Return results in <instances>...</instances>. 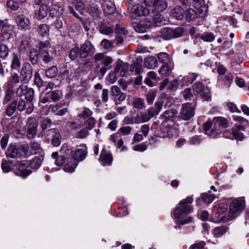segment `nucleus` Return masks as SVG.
I'll list each match as a JSON object with an SVG mask.
<instances>
[{"label":"nucleus","instance_id":"33","mask_svg":"<svg viewBox=\"0 0 249 249\" xmlns=\"http://www.w3.org/2000/svg\"><path fill=\"white\" fill-rule=\"evenodd\" d=\"M70 161L66 163L64 166V170L67 172L72 173L74 170L78 165V163L76 160H73L71 158H69L68 159Z\"/></svg>","mask_w":249,"mask_h":249},{"label":"nucleus","instance_id":"39","mask_svg":"<svg viewBox=\"0 0 249 249\" xmlns=\"http://www.w3.org/2000/svg\"><path fill=\"white\" fill-rule=\"evenodd\" d=\"M198 75L196 73H189L188 75L183 77L181 81L182 82V86L193 83L197 78Z\"/></svg>","mask_w":249,"mask_h":249},{"label":"nucleus","instance_id":"24","mask_svg":"<svg viewBox=\"0 0 249 249\" xmlns=\"http://www.w3.org/2000/svg\"><path fill=\"white\" fill-rule=\"evenodd\" d=\"M49 7L47 5L42 4L35 13V18L37 20H41L45 18L48 14Z\"/></svg>","mask_w":249,"mask_h":249},{"label":"nucleus","instance_id":"18","mask_svg":"<svg viewBox=\"0 0 249 249\" xmlns=\"http://www.w3.org/2000/svg\"><path fill=\"white\" fill-rule=\"evenodd\" d=\"M21 83L19 75L16 72L11 73L10 76L8 78L6 86L14 88L17 84Z\"/></svg>","mask_w":249,"mask_h":249},{"label":"nucleus","instance_id":"42","mask_svg":"<svg viewBox=\"0 0 249 249\" xmlns=\"http://www.w3.org/2000/svg\"><path fill=\"white\" fill-rule=\"evenodd\" d=\"M184 10L180 6L175 7L172 11V15L173 17L179 20L183 18Z\"/></svg>","mask_w":249,"mask_h":249},{"label":"nucleus","instance_id":"63","mask_svg":"<svg viewBox=\"0 0 249 249\" xmlns=\"http://www.w3.org/2000/svg\"><path fill=\"white\" fill-rule=\"evenodd\" d=\"M147 145L145 143H141L133 147V150L136 151L143 152L147 149Z\"/></svg>","mask_w":249,"mask_h":249},{"label":"nucleus","instance_id":"20","mask_svg":"<svg viewBox=\"0 0 249 249\" xmlns=\"http://www.w3.org/2000/svg\"><path fill=\"white\" fill-rule=\"evenodd\" d=\"M232 134L233 139L242 140L244 138L243 132L245 131V128L242 125H234L232 128Z\"/></svg>","mask_w":249,"mask_h":249},{"label":"nucleus","instance_id":"57","mask_svg":"<svg viewBox=\"0 0 249 249\" xmlns=\"http://www.w3.org/2000/svg\"><path fill=\"white\" fill-rule=\"evenodd\" d=\"M67 126L71 129L76 131L82 127V124L74 121H69L67 123Z\"/></svg>","mask_w":249,"mask_h":249},{"label":"nucleus","instance_id":"46","mask_svg":"<svg viewBox=\"0 0 249 249\" xmlns=\"http://www.w3.org/2000/svg\"><path fill=\"white\" fill-rule=\"evenodd\" d=\"M132 105L134 108L139 110L143 109L145 107L143 100L140 98L135 99L132 103Z\"/></svg>","mask_w":249,"mask_h":249},{"label":"nucleus","instance_id":"3","mask_svg":"<svg viewBox=\"0 0 249 249\" xmlns=\"http://www.w3.org/2000/svg\"><path fill=\"white\" fill-rule=\"evenodd\" d=\"M193 201V198L189 196L181 200L174 211V216L176 218L180 219L189 214L192 211V208L190 204Z\"/></svg>","mask_w":249,"mask_h":249},{"label":"nucleus","instance_id":"26","mask_svg":"<svg viewBox=\"0 0 249 249\" xmlns=\"http://www.w3.org/2000/svg\"><path fill=\"white\" fill-rule=\"evenodd\" d=\"M111 95L114 96H119L118 100L120 102L124 101L126 94L121 92L120 89L117 86H113L111 88Z\"/></svg>","mask_w":249,"mask_h":249},{"label":"nucleus","instance_id":"49","mask_svg":"<svg viewBox=\"0 0 249 249\" xmlns=\"http://www.w3.org/2000/svg\"><path fill=\"white\" fill-rule=\"evenodd\" d=\"M89 135V130L85 127L77 131L75 134V137L77 139H85Z\"/></svg>","mask_w":249,"mask_h":249},{"label":"nucleus","instance_id":"8","mask_svg":"<svg viewBox=\"0 0 249 249\" xmlns=\"http://www.w3.org/2000/svg\"><path fill=\"white\" fill-rule=\"evenodd\" d=\"M195 106L191 103L183 104L179 113V117L185 121L190 120L195 115Z\"/></svg>","mask_w":249,"mask_h":249},{"label":"nucleus","instance_id":"6","mask_svg":"<svg viewBox=\"0 0 249 249\" xmlns=\"http://www.w3.org/2000/svg\"><path fill=\"white\" fill-rule=\"evenodd\" d=\"M25 84H21L15 90L17 97H21L25 96V99L33 101L35 91L32 88H29Z\"/></svg>","mask_w":249,"mask_h":249},{"label":"nucleus","instance_id":"55","mask_svg":"<svg viewBox=\"0 0 249 249\" xmlns=\"http://www.w3.org/2000/svg\"><path fill=\"white\" fill-rule=\"evenodd\" d=\"M37 47L39 49L40 53L43 51L48 50L47 49L50 47V43L49 41H39L37 43Z\"/></svg>","mask_w":249,"mask_h":249},{"label":"nucleus","instance_id":"34","mask_svg":"<svg viewBox=\"0 0 249 249\" xmlns=\"http://www.w3.org/2000/svg\"><path fill=\"white\" fill-rule=\"evenodd\" d=\"M12 55L11 68L12 70H18L21 66L20 57L16 53H13Z\"/></svg>","mask_w":249,"mask_h":249},{"label":"nucleus","instance_id":"7","mask_svg":"<svg viewBox=\"0 0 249 249\" xmlns=\"http://www.w3.org/2000/svg\"><path fill=\"white\" fill-rule=\"evenodd\" d=\"M194 93L195 94L201 93L202 98L206 101H209L211 98L210 89L205 87L200 82H196L193 85Z\"/></svg>","mask_w":249,"mask_h":249},{"label":"nucleus","instance_id":"37","mask_svg":"<svg viewBox=\"0 0 249 249\" xmlns=\"http://www.w3.org/2000/svg\"><path fill=\"white\" fill-rule=\"evenodd\" d=\"M210 193L211 191H209L208 193H203L201 196V199L207 205L211 203L215 199V198H218V196H216L213 194H211Z\"/></svg>","mask_w":249,"mask_h":249},{"label":"nucleus","instance_id":"17","mask_svg":"<svg viewBox=\"0 0 249 249\" xmlns=\"http://www.w3.org/2000/svg\"><path fill=\"white\" fill-rule=\"evenodd\" d=\"M27 161H22L19 163L17 172L18 175L23 178H26L32 173V171L27 166Z\"/></svg>","mask_w":249,"mask_h":249},{"label":"nucleus","instance_id":"41","mask_svg":"<svg viewBox=\"0 0 249 249\" xmlns=\"http://www.w3.org/2000/svg\"><path fill=\"white\" fill-rule=\"evenodd\" d=\"M100 159L101 160L104 161L106 164H110L113 158L112 155L109 152H107V151L103 149L101 151Z\"/></svg>","mask_w":249,"mask_h":249},{"label":"nucleus","instance_id":"44","mask_svg":"<svg viewBox=\"0 0 249 249\" xmlns=\"http://www.w3.org/2000/svg\"><path fill=\"white\" fill-rule=\"evenodd\" d=\"M103 9L104 12L108 15L114 13L115 11L114 5L110 1H107L103 4Z\"/></svg>","mask_w":249,"mask_h":249},{"label":"nucleus","instance_id":"23","mask_svg":"<svg viewBox=\"0 0 249 249\" xmlns=\"http://www.w3.org/2000/svg\"><path fill=\"white\" fill-rule=\"evenodd\" d=\"M15 93L13 88L6 86V89L2 99L3 104L4 105L7 104L14 98Z\"/></svg>","mask_w":249,"mask_h":249},{"label":"nucleus","instance_id":"11","mask_svg":"<svg viewBox=\"0 0 249 249\" xmlns=\"http://www.w3.org/2000/svg\"><path fill=\"white\" fill-rule=\"evenodd\" d=\"M16 100V105L17 110L22 112L25 110V112L27 114L32 113L34 109V106L32 101L24 100L20 98L19 100Z\"/></svg>","mask_w":249,"mask_h":249},{"label":"nucleus","instance_id":"32","mask_svg":"<svg viewBox=\"0 0 249 249\" xmlns=\"http://www.w3.org/2000/svg\"><path fill=\"white\" fill-rule=\"evenodd\" d=\"M151 118L149 116L147 112L139 113L135 117V124H141L148 122Z\"/></svg>","mask_w":249,"mask_h":249},{"label":"nucleus","instance_id":"52","mask_svg":"<svg viewBox=\"0 0 249 249\" xmlns=\"http://www.w3.org/2000/svg\"><path fill=\"white\" fill-rule=\"evenodd\" d=\"M181 94L184 99L186 101H191L192 98L194 97L193 93L192 92V89L190 88H186L184 89L181 92Z\"/></svg>","mask_w":249,"mask_h":249},{"label":"nucleus","instance_id":"27","mask_svg":"<svg viewBox=\"0 0 249 249\" xmlns=\"http://www.w3.org/2000/svg\"><path fill=\"white\" fill-rule=\"evenodd\" d=\"M43 159L44 156L42 154L35 157L30 162V168L35 170L38 169L40 166Z\"/></svg>","mask_w":249,"mask_h":249},{"label":"nucleus","instance_id":"31","mask_svg":"<svg viewBox=\"0 0 249 249\" xmlns=\"http://www.w3.org/2000/svg\"><path fill=\"white\" fill-rule=\"evenodd\" d=\"M16 105V100H15L8 104L5 109V114L8 117L12 116L17 110Z\"/></svg>","mask_w":249,"mask_h":249},{"label":"nucleus","instance_id":"13","mask_svg":"<svg viewBox=\"0 0 249 249\" xmlns=\"http://www.w3.org/2000/svg\"><path fill=\"white\" fill-rule=\"evenodd\" d=\"M37 132V124L36 119L30 118L28 119L26 132L28 139H34Z\"/></svg>","mask_w":249,"mask_h":249},{"label":"nucleus","instance_id":"54","mask_svg":"<svg viewBox=\"0 0 249 249\" xmlns=\"http://www.w3.org/2000/svg\"><path fill=\"white\" fill-rule=\"evenodd\" d=\"M176 113L175 110L169 109L165 111L160 116L166 121L172 120Z\"/></svg>","mask_w":249,"mask_h":249},{"label":"nucleus","instance_id":"43","mask_svg":"<svg viewBox=\"0 0 249 249\" xmlns=\"http://www.w3.org/2000/svg\"><path fill=\"white\" fill-rule=\"evenodd\" d=\"M79 48L77 44L72 46L69 52V57L72 60H75L79 55Z\"/></svg>","mask_w":249,"mask_h":249},{"label":"nucleus","instance_id":"19","mask_svg":"<svg viewBox=\"0 0 249 249\" xmlns=\"http://www.w3.org/2000/svg\"><path fill=\"white\" fill-rule=\"evenodd\" d=\"M162 105V101H157L155 104V107H151L147 110V112L151 118L159 114L161 110Z\"/></svg>","mask_w":249,"mask_h":249},{"label":"nucleus","instance_id":"30","mask_svg":"<svg viewBox=\"0 0 249 249\" xmlns=\"http://www.w3.org/2000/svg\"><path fill=\"white\" fill-rule=\"evenodd\" d=\"M40 53L43 61L45 64L51 62L53 59L54 54L52 51L47 50Z\"/></svg>","mask_w":249,"mask_h":249},{"label":"nucleus","instance_id":"22","mask_svg":"<svg viewBox=\"0 0 249 249\" xmlns=\"http://www.w3.org/2000/svg\"><path fill=\"white\" fill-rule=\"evenodd\" d=\"M142 58H138L133 61V63L130 66V71L131 72H135L136 74L141 73L142 70Z\"/></svg>","mask_w":249,"mask_h":249},{"label":"nucleus","instance_id":"62","mask_svg":"<svg viewBox=\"0 0 249 249\" xmlns=\"http://www.w3.org/2000/svg\"><path fill=\"white\" fill-rule=\"evenodd\" d=\"M43 80L38 72H36L34 74V84L38 88H40L43 84Z\"/></svg>","mask_w":249,"mask_h":249},{"label":"nucleus","instance_id":"29","mask_svg":"<svg viewBox=\"0 0 249 249\" xmlns=\"http://www.w3.org/2000/svg\"><path fill=\"white\" fill-rule=\"evenodd\" d=\"M144 64L145 67L146 68L154 69L157 67L158 62L156 57L154 56H149L145 58Z\"/></svg>","mask_w":249,"mask_h":249},{"label":"nucleus","instance_id":"40","mask_svg":"<svg viewBox=\"0 0 249 249\" xmlns=\"http://www.w3.org/2000/svg\"><path fill=\"white\" fill-rule=\"evenodd\" d=\"M172 69V64L171 62H169L162 65L159 70V73L161 75H166L169 74Z\"/></svg>","mask_w":249,"mask_h":249},{"label":"nucleus","instance_id":"51","mask_svg":"<svg viewBox=\"0 0 249 249\" xmlns=\"http://www.w3.org/2000/svg\"><path fill=\"white\" fill-rule=\"evenodd\" d=\"M49 97L51 100L53 102H56L58 101L61 99L62 95L61 93L59 90H54L52 92H50L49 91L48 92Z\"/></svg>","mask_w":249,"mask_h":249},{"label":"nucleus","instance_id":"10","mask_svg":"<svg viewBox=\"0 0 249 249\" xmlns=\"http://www.w3.org/2000/svg\"><path fill=\"white\" fill-rule=\"evenodd\" d=\"M19 76L23 84H28L33 76V68L28 63L23 64Z\"/></svg>","mask_w":249,"mask_h":249},{"label":"nucleus","instance_id":"9","mask_svg":"<svg viewBox=\"0 0 249 249\" xmlns=\"http://www.w3.org/2000/svg\"><path fill=\"white\" fill-rule=\"evenodd\" d=\"M16 23L18 30L23 31L29 30L31 28V20L25 15L21 14L17 16Z\"/></svg>","mask_w":249,"mask_h":249},{"label":"nucleus","instance_id":"61","mask_svg":"<svg viewBox=\"0 0 249 249\" xmlns=\"http://www.w3.org/2000/svg\"><path fill=\"white\" fill-rule=\"evenodd\" d=\"M60 153L62 154V156H64V157L67 155L71 156V155H72V151L71 149H69L67 145L65 144L62 146L60 150Z\"/></svg>","mask_w":249,"mask_h":249},{"label":"nucleus","instance_id":"47","mask_svg":"<svg viewBox=\"0 0 249 249\" xmlns=\"http://www.w3.org/2000/svg\"><path fill=\"white\" fill-rule=\"evenodd\" d=\"M200 38L204 41L211 42L215 39V36L213 33L204 32L201 35Z\"/></svg>","mask_w":249,"mask_h":249},{"label":"nucleus","instance_id":"36","mask_svg":"<svg viewBox=\"0 0 249 249\" xmlns=\"http://www.w3.org/2000/svg\"><path fill=\"white\" fill-rule=\"evenodd\" d=\"M29 61L33 65H36L38 62V53L37 49L32 48L30 49L29 53Z\"/></svg>","mask_w":249,"mask_h":249},{"label":"nucleus","instance_id":"45","mask_svg":"<svg viewBox=\"0 0 249 249\" xmlns=\"http://www.w3.org/2000/svg\"><path fill=\"white\" fill-rule=\"evenodd\" d=\"M92 111L89 108L84 107L81 113L78 115V117L83 119V120L87 119L89 118L92 117Z\"/></svg>","mask_w":249,"mask_h":249},{"label":"nucleus","instance_id":"53","mask_svg":"<svg viewBox=\"0 0 249 249\" xmlns=\"http://www.w3.org/2000/svg\"><path fill=\"white\" fill-rule=\"evenodd\" d=\"M185 15L188 21L192 20L197 18V13L193 9H189L185 11Z\"/></svg>","mask_w":249,"mask_h":249},{"label":"nucleus","instance_id":"5","mask_svg":"<svg viewBox=\"0 0 249 249\" xmlns=\"http://www.w3.org/2000/svg\"><path fill=\"white\" fill-rule=\"evenodd\" d=\"M183 29L180 27H177L174 29L170 27H165L161 30L160 36L164 40H170L181 36L183 34Z\"/></svg>","mask_w":249,"mask_h":249},{"label":"nucleus","instance_id":"25","mask_svg":"<svg viewBox=\"0 0 249 249\" xmlns=\"http://www.w3.org/2000/svg\"><path fill=\"white\" fill-rule=\"evenodd\" d=\"M154 10L160 12L164 10L167 6V3L165 0H152Z\"/></svg>","mask_w":249,"mask_h":249},{"label":"nucleus","instance_id":"48","mask_svg":"<svg viewBox=\"0 0 249 249\" xmlns=\"http://www.w3.org/2000/svg\"><path fill=\"white\" fill-rule=\"evenodd\" d=\"M58 73V69L56 66H53L47 69L45 71L46 76L48 78L54 77Z\"/></svg>","mask_w":249,"mask_h":249},{"label":"nucleus","instance_id":"56","mask_svg":"<svg viewBox=\"0 0 249 249\" xmlns=\"http://www.w3.org/2000/svg\"><path fill=\"white\" fill-rule=\"evenodd\" d=\"M95 123L96 121L95 119L92 117L86 119V121L84 123L86 125V128L89 130H91L94 127Z\"/></svg>","mask_w":249,"mask_h":249},{"label":"nucleus","instance_id":"15","mask_svg":"<svg viewBox=\"0 0 249 249\" xmlns=\"http://www.w3.org/2000/svg\"><path fill=\"white\" fill-rule=\"evenodd\" d=\"M93 50L94 48L90 42L86 41L79 48V56L85 58L93 52Z\"/></svg>","mask_w":249,"mask_h":249},{"label":"nucleus","instance_id":"35","mask_svg":"<svg viewBox=\"0 0 249 249\" xmlns=\"http://www.w3.org/2000/svg\"><path fill=\"white\" fill-rule=\"evenodd\" d=\"M50 28L46 24L42 23L38 26L37 33L41 36L45 37L48 36Z\"/></svg>","mask_w":249,"mask_h":249},{"label":"nucleus","instance_id":"21","mask_svg":"<svg viewBox=\"0 0 249 249\" xmlns=\"http://www.w3.org/2000/svg\"><path fill=\"white\" fill-rule=\"evenodd\" d=\"M87 155V151L85 148H77L75 152L72 154L71 157H70V158H71L73 160H76L77 163L79 161L83 160L85 159Z\"/></svg>","mask_w":249,"mask_h":249},{"label":"nucleus","instance_id":"12","mask_svg":"<svg viewBox=\"0 0 249 249\" xmlns=\"http://www.w3.org/2000/svg\"><path fill=\"white\" fill-rule=\"evenodd\" d=\"M46 138L48 141H51L52 144L54 146H58L61 143V136L58 130L55 129L47 130Z\"/></svg>","mask_w":249,"mask_h":249},{"label":"nucleus","instance_id":"60","mask_svg":"<svg viewBox=\"0 0 249 249\" xmlns=\"http://www.w3.org/2000/svg\"><path fill=\"white\" fill-rule=\"evenodd\" d=\"M158 57L160 62L163 64L170 62L169 60L168 54L166 53H160L158 54Z\"/></svg>","mask_w":249,"mask_h":249},{"label":"nucleus","instance_id":"4","mask_svg":"<svg viewBox=\"0 0 249 249\" xmlns=\"http://www.w3.org/2000/svg\"><path fill=\"white\" fill-rule=\"evenodd\" d=\"M28 144L24 143L18 146L10 144L6 153L8 158L12 159L27 158L28 154Z\"/></svg>","mask_w":249,"mask_h":249},{"label":"nucleus","instance_id":"59","mask_svg":"<svg viewBox=\"0 0 249 249\" xmlns=\"http://www.w3.org/2000/svg\"><path fill=\"white\" fill-rule=\"evenodd\" d=\"M9 54V49L8 47L4 44L0 45V57L4 59Z\"/></svg>","mask_w":249,"mask_h":249},{"label":"nucleus","instance_id":"58","mask_svg":"<svg viewBox=\"0 0 249 249\" xmlns=\"http://www.w3.org/2000/svg\"><path fill=\"white\" fill-rule=\"evenodd\" d=\"M6 5L9 8L13 11H17L19 8L18 3L14 0H8Z\"/></svg>","mask_w":249,"mask_h":249},{"label":"nucleus","instance_id":"2","mask_svg":"<svg viewBox=\"0 0 249 249\" xmlns=\"http://www.w3.org/2000/svg\"><path fill=\"white\" fill-rule=\"evenodd\" d=\"M245 207V200L244 197L233 200L229 206V213L222 216L220 219L221 222H228L237 217Z\"/></svg>","mask_w":249,"mask_h":249},{"label":"nucleus","instance_id":"28","mask_svg":"<svg viewBox=\"0 0 249 249\" xmlns=\"http://www.w3.org/2000/svg\"><path fill=\"white\" fill-rule=\"evenodd\" d=\"M229 228L227 226H220L214 228L213 229L212 233L214 237L219 238L224 235Z\"/></svg>","mask_w":249,"mask_h":249},{"label":"nucleus","instance_id":"38","mask_svg":"<svg viewBox=\"0 0 249 249\" xmlns=\"http://www.w3.org/2000/svg\"><path fill=\"white\" fill-rule=\"evenodd\" d=\"M152 20L154 25L157 26L163 25L165 21L163 17L160 13L155 14L152 17Z\"/></svg>","mask_w":249,"mask_h":249},{"label":"nucleus","instance_id":"50","mask_svg":"<svg viewBox=\"0 0 249 249\" xmlns=\"http://www.w3.org/2000/svg\"><path fill=\"white\" fill-rule=\"evenodd\" d=\"M115 32L116 34L121 35H126L128 33V31L122 23L116 25Z\"/></svg>","mask_w":249,"mask_h":249},{"label":"nucleus","instance_id":"16","mask_svg":"<svg viewBox=\"0 0 249 249\" xmlns=\"http://www.w3.org/2000/svg\"><path fill=\"white\" fill-rule=\"evenodd\" d=\"M28 151L29 154L27 155V158L29 157L31 155L41 154L43 150L40 143L36 141H33L30 142L29 145L28 144Z\"/></svg>","mask_w":249,"mask_h":249},{"label":"nucleus","instance_id":"64","mask_svg":"<svg viewBox=\"0 0 249 249\" xmlns=\"http://www.w3.org/2000/svg\"><path fill=\"white\" fill-rule=\"evenodd\" d=\"M206 243L204 241H200L196 242L190 246V249H202L204 247Z\"/></svg>","mask_w":249,"mask_h":249},{"label":"nucleus","instance_id":"14","mask_svg":"<svg viewBox=\"0 0 249 249\" xmlns=\"http://www.w3.org/2000/svg\"><path fill=\"white\" fill-rule=\"evenodd\" d=\"M132 14L131 16L134 18H136L139 16H148L150 13V10L143 6L135 5L132 7L130 10Z\"/></svg>","mask_w":249,"mask_h":249},{"label":"nucleus","instance_id":"1","mask_svg":"<svg viewBox=\"0 0 249 249\" xmlns=\"http://www.w3.org/2000/svg\"><path fill=\"white\" fill-rule=\"evenodd\" d=\"M228 120L223 117H214L212 121L208 120L204 123L205 134L211 138H215L220 134L222 130L229 126Z\"/></svg>","mask_w":249,"mask_h":249}]
</instances>
